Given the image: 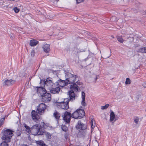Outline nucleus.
<instances>
[{
  "label": "nucleus",
  "instance_id": "nucleus-38",
  "mask_svg": "<svg viewBox=\"0 0 146 146\" xmlns=\"http://www.w3.org/2000/svg\"><path fill=\"white\" fill-rule=\"evenodd\" d=\"M41 124L43 127H44V125H45V124L44 122H41Z\"/></svg>",
  "mask_w": 146,
  "mask_h": 146
},
{
  "label": "nucleus",
  "instance_id": "nucleus-37",
  "mask_svg": "<svg viewBox=\"0 0 146 146\" xmlns=\"http://www.w3.org/2000/svg\"><path fill=\"white\" fill-rule=\"evenodd\" d=\"M142 85L144 87L146 88V82H145L143 83Z\"/></svg>",
  "mask_w": 146,
  "mask_h": 146
},
{
  "label": "nucleus",
  "instance_id": "nucleus-27",
  "mask_svg": "<svg viewBox=\"0 0 146 146\" xmlns=\"http://www.w3.org/2000/svg\"><path fill=\"white\" fill-rule=\"evenodd\" d=\"M7 142H6L5 141L2 142L0 144V146H9L7 143Z\"/></svg>",
  "mask_w": 146,
  "mask_h": 146
},
{
  "label": "nucleus",
  "instance_id": "nucleus-14",
  "mask_svg": "<svg viewBox=\"0 0 146 146\" xmlns=\"http://www.w3.org/2000/svg\"><path fill=\"white\" fill-rule=\"evenodd\" d=\"M50 45L46 44L43 45L42 48L44 51L46 53H48L49 52L50 50Z\"/></svg>",
  "mask_w": 146,
  "mask_h": 146
},
{
  "label": "nucleus",
  "instance_id": "nucleus-32",
  "mask_svg": "<svg viewBox=\"0 0 146 146\" xmlns=\"http://www.w3.org/2000/svg\"><path fill=\"white\" fill-rule=\"evenodd\" d=\"M13 10L16 13H18L19 11V9H18L17 7H15L13 9Z\"/></svg>",
  "mask_w": 146,
  "mask_h": 146
},
{
  "label": "nucleus",
  "instance_id": "nucleus-1",
  "mask_svg": "<svg viewBox=\"0 0 146 146\" xmlns=\"http://www.w3.org/2000/svg\"><path fill=\"white\" fill-rule=\"evenodd\" d=\"M40 84L42 86L49 88L52 94L58 93L60 91V88L55 83V81L52 78L49 77L46 80L40 79Z\"/></svg>",
  "mask_w": 146,
  "mask_h": 146
},
{
  "label": "nucleus",
  "instance_id": "nucleus-8",
  "mask_svg": "<svg viewBox=\"0 0 146 146\" xmlns=\"http://www.w3.org/2000/svg\"><path fill=\"white\" fill-rule=\"evenodd\" d=\"M71 101L70 98H65L63 102H60L61 108L62 109L67 110L69 108L68 103L69 101Z\"/></svg>",
  "mask_w": 146,
  "mask_h": 146
},
{
  "label": "nucleus",
  "instance_id": "nucleus-6",
  "mask_svg": "<svg viewBox=\"0 0 146 146\" xmlns=\"http://www.w3.org/2000/svg\"><path fill=\"white\" fill-rule=\"evenodd\" d=\"M66 81L68 84H73L78 80V77L76 75H74L70 73H67L65 75Z\"/></svg>",
  "mask_w": 146,
  "mask_h": 146
},
{
  "label": "nucleus",
  "instance_id": "nucleus-41",
  "mask_svg": "<svg viewBox=\"0 0 146 146\" xmlns=\"http://www.w3.org/2000/svg\"><path fill=\"white\" fill-rule=\"evenodd\" d=\"M131 81L128 78V84L131 83Z\"/></svg>",
  "mask_w": 146,
  "mask_h": 146
},
{
  "label": "nucleus",
  "instance_id": "nucleus-3",
  "mask_svg": "<svg viewBox=\"0 0 146 146\" xmlns=\"http://www.w3.org/2000/svg\"><path fill=\"white\" fill-rule=\"evenodd\" d=\"M44 87L40 85V86L36 87L35 89L37 93H42L43 95H42V101L45 102H48L51 100V95L49 93H47L46 90Z\"/></svg>",
  "mask_w": 146,
  "mask_h": 146
},
{
  "label": "nucleus",
  "instance_id": "nucleus-19",
  "mask_svg": "<svg viewBox=\"0 0 146 146\" xmlns=\"http://www.w3.org/2000/svg\"><path fill=\"white\" fill-rule=\"evenodd\" d=\"M42 132H43L42 134L41 135H45L47 139H50L51 138V134L49 133L43 131Z\"/></svg>",
  "mask_w": 146,
  "mask_h": 146
},
{
  "label": "nucleus",
  "instance_id": "nucleus-33",
  "mask_svg": "<svg viewBox=\"0 0 146 146\" xmlns=\"http://www.w3.org/2000/svg\"><path fill=\"white\" fill-rule=\"evenodd\" d=\"M69 135L68 133H66L64 134V137L66 139H68V136Z\"/></svg>",
  "mask_w": 146,
  "mask_h": 146
},
{
  "label": "nucleus",
  "instance_id": "nucleus-16",
  "mask_svg": "<svg viewBox=\"0 0 146 146\" xmlns=\"http://www.w3.org/2000/svg\"><path fill=\"white\" fill-rule=\"evenodd\" d=\"M78 113H79L78 112L77 110H76L73 113H72L71 115V117L76 119H81L79 117Z\"/></svg>",
  "mask_w": 146,
  "mask_h": 146
},
{
  "label": "nucleus",
  "instance_id": "nucleus-24",
  "mask_svg": "<svg viewBox=\"0 0 146 146\" xmlns=\"http://www.w3.org/2000/svg\"><path fill=\"white\" fill-rule=\"evenodd\" d=\"M139 51L142 53H146V47L140 48H139Z\"/></svg>",
  "mask_w": 146,
  "mask_h": 146
},
{
  "label": "nucleus",
  "instance_id": "nucleus-30",
  "mask_svg": "<svg viewBox=\"0 0 146 146\" xmlns=\"http://www.w3.org/2000/svg\"><path fill=\"white\" fill-rule=\"evenodd\" d=\"M109 104H106L104 106H102L101 108V109L102 110H104L107 109L109 107Z\"/></svg>",
  "mask_w": 146,
  "mask_h": 146
},
{
  "label": "nucleus",
  "instance_id": "nucleus-13",
  "mask_svg": "<svg viewBox=\"0 0 146 146\" xmlns=\"http://www.w3.org/2000/svg\"><path fill=\"white\" fill-rule=\"evenodd\" d=\"M15 81L12 80H6L3 82V86H9L13 84Z\"/></svg>",
  "mask_w": 146,
  "mask_h": 146
},
{
  "label": "nucleus",
  "instance_id": "nucleus-44",
  "mask_svg": "<svg viewBox=\"0 0 146 146\" xmlns=\"http://www.w3.org/2000/svg\"><path fill=\"white\" fill-rule=\"evenodd\" d=\"M96 143H97V144H98V142H96Z\"/></svg>",
  "mask_w": 146,
  "mask_h": 146
},
{
  "label": "nucleus",
  "instance_id": "nucleus-18",
  "mask_svg": "<svg viewBox=\"0 0 146 146\" xmlns=\"http://www.w3.org/2000/svg\"><path fill=\"white\" fill-rule=\"evenodd\" d=\"M38 41L33 39L30 40L29 44L32 46H34L38 44Z\"/></svg>",
  "mask_w": 146,
  "mask_h": 146
},
{
  "label": "nucleus",
  "instance_id": "nucleus-22",
  "mask_svg": "<svg viewBox=\"0 0 146 146\" xmlns=\"http://www.w3.org/2000/svg\"><path fill=\"white\" fill-rule=\"evenodd\" d=\"M110 122H112L113 121L115 117V115L114 113L112 111L110 115Z\"/></svg>",
  "mask_w": 146,
  "mask_h": 146
},
{
  "label": "nucleus",
  "instance_id": "nucleus-9",
  "mask_svg": "<svg viewBox=\"0 0 146 146\" xmlns=\"http://www.w3.org/2000/svg\"><path fill=\"white\" fill-rule=\"evenodd\" d=\"M55 83L58 86L59 88H62L66 86H67L68 84L66 80H62L61 79L58 80L57 82H55Z\"/></svg>",
  "mask_w": 146,
  "mask_h": 146
},
{
  "label": "nucleus",
  "instance_id": "nucleus-26",
  "mask_svg": "<svg viewBox=\"0 0 146 146\" xmlns=\"http://www.w3.org/2000/svg\"><path fill=\"white\" fill-rule=\"evenodd\" d=\"M117 39L121 43L123 42V40L122 38V36H118L117 37Z\"/></svg>",
  "mask_w": 146,
  "mask_h": 146
},
{
  "label": "nucleus",
  "instance_id": "nucleus-5",
  "mask_svg": "<svg viewBox=\"0 0 146 146\" xmlns=\"http://www.w3.org/2000/svg\"><path fill=\"white\" fill-rule=\"evenodd\" d=\"M41 125L38 124L33 125L31 128V132L35 135H40L42 134V131L41 129Z\"/></svg>",
  "mask_w": 146,
  "mask_h": 146
},
{
  "label": "nucleus",
  "instance_id": "nucleus-34",
  "mask_svg": "<svg viewBox=\"0 0 146 146\" xmlns=\"http://www.w3.org/2000/svg\"><path fill=\"white\" fill-rule=\"evenodd\" d=\"M77 3H79L83 2L84 0H76Z\"/></svg>",
  "mask_w": 146,
  "mask_h": 146
},
{
  "label": "nucleus",
  "instance_id": "nucleus-10",
  "mask_svg": "<svg viewBox=\"0 0 146 146\" xmlns=\"http://www.w3.org/2000/svg\"><path fill=\"white\" fill-rule=\"evenodd\" d=\"M38 113L35 110H33L31 112V116L33 120L36 122L40 119V115L38 114Z\"/></svg>",
  "mask_w": 146,
  "mask_h": 146
},
{
  "label": "nucleus",
  "instance_id": "nucleus-25",
  "mask_svg": "<svg viewBox=\"0 0 146 146\" xmlns=\"http://www.w3.org/2000/svg\"><path fill=\"white\" fill-rule=\"evenodd\" d=\"M62 130L66 132L68 130V127L65 125H62L61 127Z\"/></svg>",
  "mask_w": 146,
  "mask_h": 146
},
{
  "label": "nucleus",
  "instance_id": "nucleus-36",
  "mask_svg": "<svg viewBox=\"0 0 146 146\" xmlns=\"http://www.w3.org/2000/svg\"><path fill=\"white\" fill-rule=\"evenodd\" d=\"M129 39L130 40V41H129L130 42L131 41H133V40H134V38L133 37H128V39Z\"/></svg>",
  "mask_w": 146,
  "mask_h": 146
},
{
  "label": "nucleus",
  "instance_id": "nucleus-43",
  "mask_svg": "<svg viewBox=\"0 0 146 146\" xmlns=\"http://www.w3.org/2000/svg\"><path fill=\"white\" fill-rule=\"evenodd\" d=\"M112 18H113V19H115V17H112Z\"/></svg>",
  "mask_w": 146,
  "mask_h": 146
},
{
  "label": "nucleus",
  "instance_id": "nucleus-29",
  "mask_svg": "<svg viewBox=\"0 0 146 146\" xmlns=\"http://www.w3.org/2000/svg\"><path fill=\"white\" fill-rule=\"evenodd\" d=\"M92 78H93V80L95 81H96L98 79L97 76L94 74H93Z\"/></svg>",
  "mask_w": 146,
  "mask_h": 146
},
{
  "label": "nucleus",
  "instance_id": "nucleus-21",
  "mask_svg": "<svg viewBox=\"0 0 146 146\" xmlns=\"http://www.w3.org/2000/svg\"><path fill=\"white\" fill-rule=\"evenodd\" d=\"M23 125L25 127V130L28 133H31V128H30L25 123L23 124Z\"/></svg>",
  "mask_w": 146,
  "mask_h": 146
},
{
  "label": "nucleus",
  "instance_id": "nucleus-15",
  "mask_svg": "<svg viewBox=\"0 0 146 146\" xmlns=\"http://www.w3.org/2000/svg\"><path fill=\"white\" fill-rule=\"evenodd\" d=\"M85 93L84 92H82V101L81 102V104L83 106L85 107L86 106V104L85 103Z\"/></svg>",
  "mask_w": 146,
  "mask_h": 146
},
{
  "label": "nucleus",
  "instance_id": "nucleus-20",
  "mask_svg": "<svg viewBox=\"0 0 146 146\" xmlns=\"http://www.w3.org/2000/svg\"><path fill=\"white\" fill-rule=\"evenodd\" d=\"M54 117L56 119H58L60 117V113L56 111H55L53 113Z\"/></svg>",
  "mask_w": 146,
  "mask_h": 146
},
{
  "label": "nucleus",
  "instance_id": "nucleus-31",
  "mask_svg": "<svg viewBox=\"0 0 146 146\" xmlns=\"http://www.w3.org/2000/svg\"><path fill=\"white\" fill-rule=\"evenodd\" d=\"M16 133L17 135L18 136H19L21 135V131L20 130H17Z\"/></svg>",
  "mask_w": 146,
  "mask_h": 146
},
{
  "label": "nucleus",
  "instance_id": "nucleus-17",
  "mask_svg": "<svg viewBox=\"0 0 146 146\" xmlns=\"http://www.w3.org/2000/svg\"><path fill=\"white\" fill-rule=\"evenodd\" d=\"M78 112L79 113V116L80 118H82L85 115V113L84 110L78 109L77 110Z\"/></svg>",
  "mask_w": 146,
  "mask_h": 146
},
{
  "label": "nucleus",
  "instance_id": "nucleus-35",
  "mask_svg": "<svg viewBox=\"0 0 146 146\" xmlns=\"http://www.w3.org/2000/svg\"><path fill=\"white\" fill-rule=\"evenodd\" d=\"M35 52L34 50H33L31 52V55L32 56H34L35 55Z\"/></svg>",
  "mask_w": 146,
  "mask_h": 146
},
{
  "label": "nucleus",
  "instance_id": "nucleus-40",
  "mask_svg": "<svg viewBox=\"0 0 146 146\" xmlns=\"http://www.w3.org/2000/svg\"><path fill=\"white\" fill-rule=\"evenodd\" d=\"M125 83L126 84H128V78H126Z\"/></svg>",
  "mask_w": 146,
  "mask_h": 146
},
{
  "label": "nucleus",
  "instance_id": "nucleus-45",
  "mask_svg": "<svg viewBox=\"0 0 146 146\" xmlns=\"http://www.w3.org/2000/svg\"><path fill=\"white\" fill-rule=\"evenodd\" d=\"M44 146H47V145H46V144H45V145H44Z\"/></svg>",
  "mask_w": 146,
  "mask_h": 146
},
{
  "label": "nucleus",
  "instance_id": "nucleus-39",
  "mask_svg": "<svg viewBox=\"0 0 146 146\" xmlns=\"http://www.w3.org/2000/svg\"><path fill=\"white\" fill-rule=\"evenodd\" d=\"M91 127L92 128H94V126L93 125L92 122H91Z\"/></svg>",
  "mask_w": 146,
  "mask_h": 146
},
{
  "label": "nucleus",
  "instance_id": "nucleus-23",
  "mask_svg": "<svg viewBox=\"0 0 146 146\" xmlns=\"http://www.w3.org/2000/svg\"><path fill=\"white\" fill-rule=\"evenodd\" d=\"M36 143L41 146H44L45 144L44 142L42 141H37Z\"/></svg>",
  "mask_w": 146,
  "mask_h": 146
},
{
  "label": "nucleus",
  "instance_id": "nucleus-12",
  "mask_svg": "<svg viewBox=\"0 0 146 146\" xmlns=\"http://www.w3.org/2000/svg\"><path fill=\"white\" fill-rule=\"evenodd\" d=\"M77 128L81 130H84L87 128L86 125L82 123L81 121L79 120L76 126Z\"/></svg>",
  "mask_w": 146,
  "mask_h": 146
},
{
  "label": "nucleus",
  "instance_id": "nucleus-11",
  "mask_svg": "<svg viewBox=\"0 0 146 146\" xmlns=\"http://www.w3.org/2000/svg\"><path fill=\"white\" fill-rule=\"evenodd\" d=\"M71 113L66 111L64 114L63 118L64 121L67 123H69L70 120Z\"/></svg>",
  "mask_w": 146,
  "mask_h": 146
},
{
  "label": "nucleus",
  "instance_id": "nucleus-7",
  "mask_svg": "<svg viewBox=\"0 0 146 146\" xmlns=\"http://www.w3.org/2000/svg\"><path fill=\"white\" fill-rule=\"evenodd\" d=\"M46 106L44 104L42 103L37 107L36 111L40 115L43 114L46 109Z\"/></svg>",
  "mask_w": 146,
  "mask_h": 146
},
{
  "label": "nucleus",
  "instance_id": "nucleus-28",
  "mask_svg": "<svg viewBox=\"0 0 146 146\" xmlns=\"http://www.w3.org/2000/svg\"><path fill=\"white\" fill-rule=\"evenodd\" d=\"M139 117H136L134 118V122L136 124H137L139 121Z\"/></svg>",
  "mask_w": 146,
  "mask_h": 146
},
{
  "label": "nucleus",
  "instance_id": "nucleus-2",
  "mask_svg": "<svg viewBox=\"0 0 146 146\" xmlns=\"http://www.w3.org/2000/svg\"><path fill=\"white\" fill-rule=\"evenodd\" d=\"M78 79L76 83H74L70 85V88L71 90L68 92V95L71 101H72L75 99V94L74 92H77L79 90H80V87L78 86L82 85V82Z\"/></svg>",
  "mask_w": 146,
  "mask_h": 146
},
{
  "label": "nucleus",
  "instance_id": "nucleus-4",
  "mask_svg": "<svg viewBox=\"0 0 146 146\" xmlns=\"http://www.w3.org/2000/svg\"><path fill=\"white\" fill-rule=\"evenodd\" d=\"M2 134V139L6 142H10L11 139L13 135V131L12 130L7 129H4L1 132Z\"/></svg>",
  "mask_w": 146,
  "mask_h": 146
},
{
  "label": "nucleus",
  "instance_id": "nucleus-42",
  "mask_svg": "<svg viewBox=\"0 0 146 146\" xmlns=\"http://www.w3.org/2000/svg\"><path fill=\"white\" fill-rule=\"evenodd\" d=\"M20 146H28L27 145L23 144H22Z\"/></svg>",
  "mask_w": 146,
  "mask_h": 146
}]
</instances>
